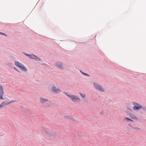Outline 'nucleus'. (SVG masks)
Instances as JSON below:
<instances>
[{"label": "nucleus", "instance_id": "nucleus-1", "mask_svg": "<svg viewBox=\"0 0 146 146\" xmlns=\"http://www.w3.org/2000/svg\"><path fill=\"white\" fill-rule=\"evenodd\" d=\"M133 104L134 105L133 108V109L134 110H138L141 109L143 108V107H142L139 104L135 102H133Z\"/></svg>", "mask_w": 146, "mask_h": 146}, {"label": "nucleus", "instance_id": "nucleus-2", "mask_svg": "<svg viewBox=\"0 0 146 146\" xmlns=\"http://www.w3.org/2000/svg\"><path fill=\"white\" fill-rule=\"evenodd\" d=\"M70 99L73 101H79L80 99L77 96L74 95H66Z\"/></svg>", "mask_w": 146, "mask_h": 146}, {"label": "nucleus", "instance_id": "nucleus-3", "mask_svg": "<svg viewBox=\"0 0 146 146\" xmlns=\"http://www.w3.org/2000/svg\"><path fill=\"white\" fill-rule=\"evenodd\" d=\"M129 115L130 118L132 119L133 121H132V122H135L139 120V119L138 117L135 115L130 113Z\"/></svg>", "mask_w": 146, "mask_h": 146}, {"label": "nucleus", "instance_id": "nucleus-4", "mask_svg": "<svg viewBox=\"0 0 146 146\" xmlns=\"http://www.w3.org/2000/svg\"><path fill=\"white\" fill-rule=\"evenodd\" d=\"M94 85L95 88L98 90L102 92L104 91V89L101 86V85H99L98 84L95 83H94Z\"/></svg>", "mask_w": 146, "mask_h": 146}, {"label": "nucleus", "instance_id": "nucleus-5", "mask_svg": "<svg viewBox=\"0 0 146 146\" xmlns=\"http://www.w3.org/2000/svg\"><path fill=\"white\" fill-rule=\"evenodd\" d=\"M15 64L20 69L21 68V67H22V66L23 65L22 64L19 62L18 61H15Z\"/></svg>", "mask_w": 146, "mask_h": 146}, {"label": "nucleus", "instance_id": "nucleus-6", "mask_svg": "<svg viewBox=\"0 0 146 146\" xmlns=\"http://www.w3.org/2000/svg\"><path fill=\"white\" fill-rule=\"evenodd\" d=\"M29 57L31 59H33L36 60H39V58L33 54L30 55Z\"/></svg>", "mask_w": 146, "mask_h": 146}, {"label": "nucleus", "instance_id": "nucleus-7", "mask_svg": "<svg viewBox=\"0 0 146 146\" xmlns=\"http://www.w3.org/2000/svg\"><path fill=\"white\" fill-rule=\"evenodd\" d=\"M52 90L55 93H58L60 91V89L58 88H56L54 86H53L52 87Z\"/></svg>", "mask_w": 146, "mask_h": 146}, {"label": "nucleus", "instance_id": "nucleus-8", "mask_svg": "<svg viewBox=\"0 0 146 146\" xmlns=\"http://www.w3.org/2000/svg\"><path fill=\"white\" fill-rule=\"evenodd\" d=\"M46 134L49 136L51 137L53 136L54 133L53 132L50 131H46Z\"/></svg>", "mask_w": 146, "mask_h": 146}, {"label": "nucleus", "instance_id": "nucleus-9", "mask_svg": "<svg viewBox=\"0 0 146 146\" xmlns=\"http://www.w3.org/2000/svg\"><path fill=\"white\" fill-rule=\"evenodd\" d=\"M7 104V102H2L0 105V109L3 108L6 105H8V104Z\"/></svg>", "mask_w": 146, "mask_h": 146}, {"label": "nucleus", "instance_id": "nucleus-10", "mask_svg": "<svg viewBox=\"0 0 146 146\" xmlns=\"http://www.w3.org/2000/svg\"><path fill=\"white\" fill-rule=\"evenodd\" d=\"M48 100L42 98H40V101L41 103H44L48 101Z\"/></svg>", "mask_w": 146, "mask_h": 146}, {"label": "nucleus", "instance_id": "nucleus-11", "mask_svg": "<svg viewBox=\"0 0 146 146\" xmlns=\"http://www.w3.org/2000/svg\"><path fill=\"white\" fill-rule=\"evenodd\" d=\"M56 66L58 68H61L62 67V64L60 62H57L56 63Z\"/></svg>", "mask_w": 146, "mask_h": 146}, {"label": "nucleus", "instance_id": "nucleus-12", "mask_svg": "<svg viewBox=\"0 0 146 146\" xmlns=\"http://www.w3.org/2000/svg\"><path fill=\"white\" fill-rule=\"evenodd\" d=\"M24 72H27V69L25 66L23 65L20 68Z\"/></svg>", "mask_w": 146, "mask_h": 146}, {"label": "nucleus", "instance_id": "nucleus-13", "mask_svg": "<svg viewBox=\"0 0 146 146\" xmlns=\"http://www.w3.org/2000/svg\"><path fill=\"white\" fill-rule=\"evenodd\" d=\"M124 119L125 121H130L132 122V121H133L132 119L128 117H125L124 118Z\"/></svg>", "mask_w": 146, "mask_h": 146}, {"label": "nucleus", "instance_id": "nucleus-14", "mask_svg": "<svg viewBox=\"0 0 146 146\" xmlns=\"http://www.w3.org/2000/svg\"><path fill=\"white\" fill-rule=\"evenodd\" d=\"M0 93H3V87L0 85Z\"/></svg>", "mask_w": 146, "mask_h": 146}, {"label": "nucleus", "instance_id": "nucleus-15", "mask_svg": "<svg viewBox=\"0 0 146 146\" xmlns=\"http://www.w3.org/2000/svg\"><path fill=\"white\" fill-rule=\"evenodd\" d=\"M17 102V101H16V100H11V101H10V102H7V104H8V105H9V104H10V103H11L15 102Z\"/></svg>", "mask_w": 146, "mask_h": 146}, {"label": "nucleus", "instance_id": "nucleus-16", "mask_svg": "<svg viewBox=\"0 0 146 146\" xmlns=\"http://www.w3.org/2000/svg\"><path fill=\"white\" fill-rule=\"evenodd\" d=\"M3 93H0V99L3 100Z\"/></svg>", "mask_w": 146, "mask_h": 146}, {"label": "nucleus", "instance_id": "nucleus-17", "mask_svg": "<svg viewBox=\"0 0 146 146\" xmlns=\"http://www.w3.org/2000/svg\"><path fill=\"white\" fill-rule=\"evenodd\" d=\"M80 96L83 98H85V96L84 94L80 93Z\"/></svg>", "mask_w": 146, "mask_h": 146}, {"label": "nucleus", "instance_id": "nucleus-18", "mask_svg": "<svg viewBox=\"0 0 146 146\" xmlns=\"http://www.w3.org/2000/svg\"><path fill=\"white\" fill-rule=\"evenodd\" d=\"M25 55L27 56H28L29 57V55H30L28 54H26V53H25Z\"/></svg>", "mask_w": 146, "mask_h": 146}, {"label": "nucleus", "instance_id": "nucleus-19", "mask_svg": "<svg viewBox=\"0 0 146 146\" xmlns=\"http://www.w3.org/2000/svg\"><path fill=\"white\" fill-rule=\"evenodd\" d=\"M70 119H72V120H74V119L72 117H70Z\"/></svg>", "mask_w": 146, "mask_h": 146}, {"label": "nucleus", "instance_id": "nucleus-20", "mask_svg": "<svg viewBox=\"0 0 146 146\" xmlns=\"http://www.w3.org/2000/svg\"><path fill=\"white\" fill-rule=\"evenodd\" d=\"M0 34H3V35H5V36H6V35L5 34H4V33H1Z\"/></svg>", "mask_w": 146, "mask_h": 146}, {"label": "nucleus", "instance_id": "nucleus-21", "mask_svg": "<svg viewBox=\"0 0 146 146\" xmlns=\"http://www.w3.org/2000/svg\"><path fill=\"white\" fill-rule=\"evenodd\" d=\"M135 129H139V128H137V127H135Z\"/></svg>", "mask_w": 146, "mask_h": 146}, {"label": "nucleus", "instance_id": "nucleus-22", "mask_svg": "<svg viewBox=\"0 0 146 146\" xmlns=\"http://www.w3.org/2000/svg\"><path fill=\"white\" fill-rule=\"evenodd\" d=\"M84 74L85 75H87L89 76V75L88 74H85V73H84Z\"/></svg>", "mask_w": 146, "mask_h": 146}, {"label": "nucleus", "instance_id": "nucleus-23", "mask_svg": "<svg viewBox=\"0 0 146 146\" xmlns=\"http://www.w3.org/2000/svg\"><path fill=\"white\" fill-rule=\"evenodd\" d=\"M127 108L129 110H131V109L130 108Z\"/></svg>", "mask_w": 146, "mask_h": 146}, {"label": "nucleus", "instance_id": "nucleus-24", "mask_svg": "<svg viewBox=\"0 0 146 146\" xmlns=\"http://www.w3.org/2000/svg\"><path fill=\"white\" fill-rule=\"evenodd\" d=\"M15 69L16 70H17V71H18L17 70V69Z\"/></svg>", "mask_w": 146, "mask_h": 146}, {"label": "nucleus", "instance_id": "nucleus-25", "mask_svg": "<svg viewBox=\"0 0 146 146\" xmlns=\"http://www.w3.org/2000/svg\"><path fill=\"white\" fill-rule=\"evenodd\" d=\"M102 114V113H100V114Z\"/></svg>", "mask_w": 146, "mask_h": 146}, {"label": "nucleus", "instance_id": "nucleus-26", "mask_svg": "<svg viewBox=\"0 0 146 146\" xmlns=\"http://www.w3.org/2000/svg\"><path fill=\"white\" fill-rule=\"evenodd\" d=\"M102 114V113H100V114Z\"/></svg>", "mask_w": 146, "mask_h": 146}]
</instances>
